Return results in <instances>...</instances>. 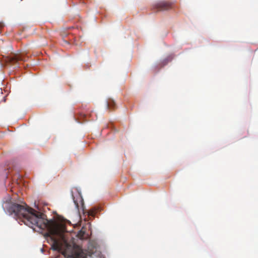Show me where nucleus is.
Masks as SVG:
<instances>
[{
	"label": "nucleus",
	"instance_id": "1",
	"mask_svg": "<svg viewBox=\"0 0 258 258\" xmlns=\"http://www.w3.org/2000/svg\"><path fill=\"white\" fill-rule=\"evenodd\" d=\"M7 212L17 220H19V223L22 222L34 230L38 232L45 230V235L50 237L52 241V249L61 252L66 258H87L86 253L77 245H74L71 253H67L69 244L64 236L66 231L64 225L53 220H47L45 215L29 208L25 204H9Z\"/></svg>",
	"mask_w": 258,
	"mask_h": 258
},
{
	"label": "nucleus",
	"instance_id": "2",
	"mask_svg": "<svg viewBox=\"0 0 258 258\" xmlns=\"http://www.w3.org/2000/svg\"><path fill=\"white\" fill-rule=\"evenodd\" d=\"M171 8V4L165 1L159 2L153 6V9L155 12L166 11L170 9Z\"/></svg>",
	"mask_w": 258,
	"mask_h": 258
},
{
	"label": "nucleus",
	"instance_id": "3",
	"mask_svg": "<svg viewBox=\"0 0 258 258\" xmlns=\"http://www.w3.org/2000/svg\"><path fill=\"white\" fill-rule=\"evenodd\" d=\"M27 58L21 54L11 53L6 58V61L12 63H15L18 61H25Z\"/></svg>",
	"mask_w": 258,
	"mask_h": 258
},
{
	"label": "nucleus",
	"instance_id": "4",
	"mask_svg": "<svg viewBox=\"0 0 258 258\" xmlns=\"http://www.w3.org/2000/svg\"><path fill=\"white\" fill-rule=\"evenodd\" d=\"M72 197L74 201V203L76 205V207L77 209H79V208L80 206L82 207L84 205V201L81 194L78 192L75 196L73 194H72Z\"/></svg>",
	"mask_w": 258,
	"mask_h": 258
},
{
	"label": "nucleus",
	"instance_id": "5",
	"mask_svg": "<svg viewBox=\"0 0 258 258\" xmlns=\"http://www.w3.org/2000/svg\"><path fill=\"white\" fill-rule=\"evenodd\" d=\"M115 105H116L114 101V100H113L111 99H108L107 103H106V106H107V108L108 109H113L115 108Z\"/></svg>",
	"mask_w": 258,
	"mask_h": 258
},
{
	"label": "nucleus",
	"instance_id": "6",
	"mask_svg": "<svg viewBox=\"0 0 258 258\" xmlns=\"http://www.w3.org/2000/svg\"><path fill=\"white\" fill-rule=\"evenodd\" d=\"M77 236L79 238L82 239H86L87 237V235H86V232L82 230H80L78 232Z\"/></svg>",
	"mask_w": 258,
	"mask_h": 258
},
{
	"label": "nucleus",
	"instance_id": "7",
	"mask_svg": "<svg viewBox=\"0 0 258 258\" xmlns=\"http://www.w3.org/2000/svg\"><path fill=\"white\" fill-rule=\"evenodd\" d=\"M89 216H94L96 213V210H91L88 212Z\"/></svg>",
	"mask_w": 258,
	"mask_h": 258
},
{
	"label": "nucleus",
	"instance_id": "8",
	"mask_svg": "<svg viewBox=\"0 0 258 258\" xmlns=\"http://www.w3.org/2000/svg\"><path fill=\"white\" fill-rule=\"evenodd\" d=\"M5 25L3 22H0V29L4 27Z\"/></svg>",
	"mask_w": 258,
	"mask_h": 258
}]
</instances>
